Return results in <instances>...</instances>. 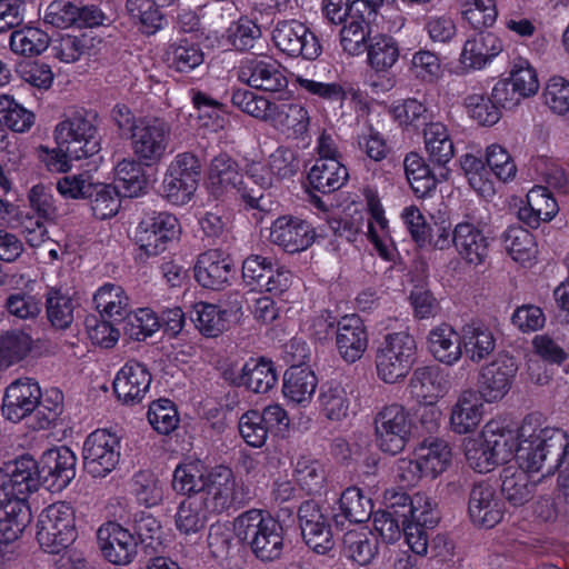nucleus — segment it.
Masks as SVG:
<instances>
[{
    "mask_svg": "<svg viewBox=\"0 0 569 569\" xmlns=\"http://www.w3.org/2000/svg\"><path fill=\"white\" fill-rule=\"evenodd\" d=\"M237 538L263 562L279 559L283 551L282 526L260 509H250L236 518Z\"/></svg>",
    "mask_w": 569,
    "mask_h": 569,
    "instance_id": "obj_1",
    "label": "nucleus"
},
{
    "mask_svg": "<svg viewBox=\"0 0 569 569\" xmlns=\"http://www.w3.org/2000/svg\"><path fill=\"white\" fill-rule=\"evenodd\" d=\"M98 113L83 108L71 110L54 129V139L61 150L80 160L100 151Z\"/></svg>",
    "mask_w": 569,
    "mask_h": 569,
    "instance_id": "obj_2",
    "label": "nucleus"
},
{
    "mask_svg": "<svg viewBox=\"0 0 569 569\" xmlns=\"http://www.w3.org/2000/svg\"><path fill=\"white\" fill-rule=\"evenodd\" d=\"M417 356L415 338L406 331L388 333L376 350L378 377L386 383H397L410 372Z\"/></svg>",
    "mask_w": 569,
    "mask_h": 569,
    "instance_id": "obj_3",
    "label": "nucleus"
},
{
    "mask_svg": "<svg viewBox=\"0 0 569 569\" xmlns=\"http://www.w3.org/2000/svg\"><path fill=\"white\" fill-rule=\"evenodd\" d=\"M37 541L44 552L58 555L77 538L74 509L67 502L44 508L38 517Z\"/></svg>",
    "mask_w": 569,
    "mask_h": 569,
    "instance_id": "obj_4",
    "label": "nucleus"
},
{
    "mask_svg": "<svg viewBox=\"0 0 569 569\" xmlns=\"http://www.w3.org/2000/svg\"><path fill=\"white\" fill-rule=\"evenodd\" d=\"M199 499L210 512L221 513L231 507L247 505L251 492L247 485L236 481L229 467L216 466L207 472L206 488Z\"/></svg>",
    "mask_w": 569,
    "mask_h": 569,
    "instance_id": "obj_5",
    "label": "nucleus"
},
{
    "mask_svg": "<svg viewBox=\"0 0 569 569\" xmlns=\"http://www.w3.org/2000/svg\"><path fill=\"white\" fill-rule=\"evenodd\" d=\"M201 178V161L190 151L178 153L169 163L163 182V194L173 204H184L193 196Z\"/></svg>",
    "mask_w": 569,
    "mask_h": 569,
    "instance_id": "obj_6",
    "label": "nucleus"
},
{
    "mask_svg": "<svg viewBox=\"0 0 569 569\" xmlns=\"http://www.w3.org/2000/svg\"><path fill=\"white\" fill-rule=\"evenodd\" d=\"M170 126L160 118H140L130 136L137 159L146 167L161 162L170 143Z\"/></svg>",
    "mask_w": 569,
    "mask_h": 569,
    "instance_id": "obj_7",
    "label": "nucleus"
},
{
    "mask_svg": "<svg viewBox=\"0 0 569 569\" xmlns=\"http://www.w3.org/2000/svg\"><path fill=\"white\" fill-rule=\"evenodd\" d=\"M412 427L405 407L398 403L383 407L375 417L377 446L386 453H400L411 437Z\"/></svg>",
    "mask_w": 569,
    "mask_h": 569,
    "instance_id": "obj_8",
    "label": "nucleus"
},
{
    "mask_svg": "<svg viewBox=\"0 0 569 569\" xmlns=\"http://www.w3.org/2000/svg\"><path fill=\"white\" fill-rule=\"evenodd\" d=\"M83 469L92 478H104L120 460V439L104 429L91 432L82 448Z\"/></svg>",
    "mask_w": 569,
    "mask_h": 569,
    "instance_id": "obj_9",
    "label": "nucleus"
},
{
    "mask_svg": "<svg viewBox=\"0 0 569 569\" xmlns=\"http://www.w3.org/2000/svg\"><path fill=\"white\" fill-rule=\"evenodd\" d=\"M180 232L178 219L166 211L147 213L139 222L134 240L147 257H156L167 250L168 244Z\"/></svg>",
    "mask_w": 569,
    "mask_h": 569,
    "instance_id": "obj_10",
    "label": "nucleus"
},
{
    "mask_svg": "<svg viewBox=\"0 0 569 569\" xmlns=\"http://www.w3.org/2000/svg\"><path fill=\"white\" fill-rule=\"evenodd\" d=\"M252 53L253 57L240 62L238 79L257 90L283 92L288 88V79L282 66L271 58L262 57V52Z\"/></svg>",
    "mask_w": 569,
    "mask_h": 569,
    "instance_id": "obj_11",
    "label": "nucleus"
},
{
    "mask_svg": "<svg viewBox=\"0 0 569 569\" xmlns=\"http://www.w3.org/2000/svg\"><path fill=\"white\" fill-rule=\"evenodd\" d=\"M322 320L327 323L325 339L335 337L336 347L340 356L349 363L359 360L368 346V335L359 317L345 316L337 323L335 318L328 313Z\"/></svg>",
    "mask_w": 569,
    "mask_h": 569,
    "instance_id": "obj_12",
    "label": "nucleus"
},
{
    "mask_svg": "<svg viewBox=\"0 0 569 569\" xmlns=\"http://www.w3.org/2000/svg\"><path fill=\"white\" fill-rule=\"evenodd\" d=\"M276 47L290 57L301 56L306 60H316L320 54L317 36L297 20L279 21L272 31Z\"/></svg>",
    "mask_w": 569,
    "mask_h": 569,
    "instance_id": "obj_13",
    "label": "nucleus"
},
{
    "mask_svg": "<svg viewBox=\"0 0 569 569\" xmlns=\"http://www.w3.org/2000/svg\"><path fill=\"white\" fill-rule=\"evenodd\" d=\"M76 472L77 456L66 446L49 449L40 458V478L49 491L59 492L67 488Z\"/></svg>",
    "mask_w": 569,
    "mask_h": 569,
    "instance_id": "obj_14",
    "label": "nucleus"
},
{
    "mask_svg": "<svg viewBox=\"0 0 569 569\" xmlns=\"http://www.w3.org/2000/svg\"><path fill=\"white\" fill-rule=\"evenodd\" d=\"M505 511V502L492 483L481 480L472 485L468 513L473 525L486 529L493 528L502 520Z\"/></svg>",
    "mask_w": 569,
    "mask_h": 569,
    "instance_id": "obj_15",
    "label": "nucleus"
},
{
    "mask_svg": "<svg viewBox=\"0 0 569 569\" xmlns=\"http://www.w3.org/2000/svg\"><path fill=\"white\" fill-rule=\"evenodd\" d=\"M126 527L114 521L103 523L97 531L103 558L116 566H128L138 555V542Z\"/></svg>",
    "mask_w": 569,
    "mask_h": 569,
    "instance_id": "obj_16",
    "label": "nucleus"
},
{
    "mask_svg": "<svg viewBox=\"0 0 569 569\" xmlns=\"http://www.w3.org/2000/svg\"><path fill=\"white\" fill-rule=\"evenodd\" d=\"M517 370L518 366L513 357L499 356L481 369L477 393L487 402L502 399L510 390Z\"/></svg>",
    "mask_w": 569,
    "mask_h": 569,
    "instance_id": "obj_17",
    "label": "nucleus"
},
{
    "mask_svg": "<svg viewBox=\"0 0 569 569\" xmlns=\"http://www.w3.org/2000/svg\"><path fill=\"white\" fill-rule=\"evenodd\" d=\"M41 388L32 378H19L7 388L2 401V415L12 422L31 416L39 405Z\"/></svg>",
    "mask_w": 569,
    "mask_h": 569,
    "instance_id": "obj_18",
    "label": "nucleus"
},
{
    "mask_svg": "<svg viewBox=\"0 0 569 569\" xmlns=\"http://www.w3.org/2000/svg\"><path fill=\"white\" fill-rule=\"evenodd\" d=\"M151 373L146 365L129 360L120 369L113 380V392L119 401L126 406L140 403L151 385Z\"/></svg>",
    "mask_w": 569,
    "mask_h": 569,
    "instance_id": "obj_19",
    "label": "nucleus"
},
{
    "mask_svg": "<svg viewBox=\"0 0 569 569\" xmlns=\"http://www.w3.org/2000/svg\"><path fill=\"white\" fill-rule=\"evenodd\" d=\"M237 272L233 260L220 250H208L198 257L194 278L208 289L221 290L230 283Z\"/></svg>",
    "mask_w": 569,
    "mask_h": 569,
    "instance_id": "obj_20",
    "label": "nucleus"
},
{
    "mask_svg": "<svg viewBox=\"0 0 569 569\" xmlns=\"http://www.w3.org/2000/svg\"><path fill=\"white\" fill-rule=\"evenodd\" d=\"M316 237V229L308 221L291 216L279 217L270 230L271 242L290 253L306 250Z\"/></svg>",
    "mask_w": 569,
    "mask_h": 569,
    "instance_id": "obj_21",
    "label": "nucleus"
},
{
    "mask_svg": "<svg viewBox=\"0 0 569 569\" xmlns=\"http://www.w3.org/2000/svg\"><path fill=\"white\" fill-rule=\"evenodd\" d=\"M6 475L7 487L12 497L23 498L37 491L42 486L40 478V461L37 462L31 456L21 457L6 462L2 468Z\"/></svg>",
    "mask_w": 569,
    "mask_h": 569,
    "instance_id": "obj_22",
    "label": "nucleus"
},
{
    "mask_svg": "<svg viewBox=\"0 0 569 569\" xmlns=\"http://www.w3.org/2000/svg\"><path fill=\"white\" fill-rule=\"evenodd\" d=\"M536 422L538 419L533 416H527L518 429V446L515 458L518 467L529 471L548 475V463L546 453L540 450L539 441H536Z\"/></svg>",
    "mask_w": 569,
    "mask_h": 569,
    "instance_id": "obj_23",
    "label": "nucleus"
},
{
    "mask_svg": "<svg viewBox=\"0 0 569 569\" xmlns=\"http://www.w3.org/2000/svg\"><path fill=\"white\" fill-rule=\"evenodd\" d=\"M242 174L238 162L227 152H220L211 159L208 173V190L214 199L236 191L240 194Z\"/></svg>",
    "mask_w": 569,
    "mask_h": 569,
    "instance_id": "obj_24",
    "label": "nucleus"
},
{
    "mask_svg": "<svg viewBox=\"0 0 569 569\" xmlns=\"http://www.w3.org/2000/svg\"><path fill=\"white\" fill-rule=\"evenodd\" d=\"M273 184V177L267 166L252 162L246 167V180L242 179L240 197L251 209L267 211L268 201L264 191Z\"/></svg>",
    "mask_w": 569,
    "mask_h": 569,
    "instance_id": "obj_25",
    "label": "nucleus"
},
{
    "mask_svg": "<svg viewBox=\"0 0 569 569\" xmlns=\"http://www.w3.org/2000/svg\"><path fill=\"white\" fill-rule=\"evenodd\" d=\"M30 521L31 510L23 498L11 497L0 503V543L18 540Z\"/></svg>",
    "mask_w": 569,
    "mask_h": 569,
    "instance_id": "obj_26",
    "label": "nucleus"
},
{
    "mask_svg": "<svg viewBox=\"0 0 569 569\" xmlns=\"http://www.w3.org/2000/svg\"><path fill=\"white\" fill-rule=\"evenodd\" d=\"M278 381V375L271 360L260 357L250 358L242 367L241 372L231 379V385L246 387L256 393H267Z\"/></svg>",
    "mask_w": 569,
    "mask_h": 569,
    "instance_id": "obj_27",
    "label": "nucleus"
},
{
    "mask_svg": "<svg viewBox=\"0 0 569 569\" xmlns=\"http://www.w3.org/2000/svg\"><path fill=\"white\" fill-rule=\"evenodd\" d=\"M452 243L469 263L480 264L489 253L488 238L469 222L458 223L452 232Z\"/></svg>",
    "mask_w": 569,
    "mask_h": 569,
    "instance_id": "obj_28",
    "label": "nucleus"
},
{
    "mask_svg": "<svg viewBox=\"0 0 569 569\" xmlns=\"http://www.w3.org/2000/svg\"><path fill=\"white\" fill-rule=\"evenodd\" d=\"M529 471L515 466H508L500 473L501 493L512 507H521L529 502L537 485L530 479Z\"/></svg>",
    "mask_w": 569,
    "mask_h": 569,
    "instance_id": "obj_29",
    "label": "nucleus"
},
{
    "mask_svg": "<svg viewBox=\"0 0 569 569\" xmlns=\"http://www.w3.org/2000/svg\"><path fill=\"white\" fill-rule=\"evenodd\" d=\"M501 51L502 42L495 33L478 32L466 41L461 61L473 69H481Z\"/></svg>",
    "mask_w": 569,
    "mask_h": 569,
    "instance_id": "obj_30",
    "label": "nucleus"
},
{
    "mask_svg": "<svg viewBox=\"0 0 569 569\" xmlns=\"http://www.w3.org/2000/svg\"><path fill=\"white\" fill-rule=\"evenodd\" d=\"M536 441L546 453L548 475H553L563 461L569 459V440L567 433L559 428H539L536 422Z\"/></svg>",
    "mask_w": 569,
    "mask_h": 569,
    "instance_id": "obj_31",
    "label": "nucleus"
},
{
    "mask_svg": "<svg viewBox=\"0 0 569 569\" xmlns=\"http://www.w3.org/2000/svg\"><path fill=\"white\" fill-rule=\"evenodd\" d=\"M93 303L101 318L117 321L121 326L130 311L129 298L122 287L106 283L93 296Z\"/></svg>",
    "mask_w": 569,
    "mask_h": 569,
    "instance_id": "obj_32",
    "label": "nucleus"
},
{
    "mask_svg": "<svg viewBox=\"0 0 569 569\" xmlns=\"http://www.w3.org/2000/svg\"><path fill=\"white\" fill-rule=\"evenodd\" d=\"M429 350L440 362L452 366L462 355V339L450 326L441 325L428 336Z\"/></svg>",
    "mask_w": 569,
    "mask_h": 569,
    "instance_id": "obj_33",
    "label": "nucleus"
},
{
    "mask_svg": "<svg viewBox=\"0 0 569 569\" xmlns=\"http://www.w3.org/2000/svg\"><path fill=\"white\" fill-rule=\"evenodd\" d=\"M318 386L316 373L309 368H289L283 375V396L291 402L305 406Z\"/></svg>",
    "mask_w": 569,
    "mask_h": 569,
    "instance_id": "obj_34",
    "label": "nucleus"
},
{
    "mask_svg": "<svg viewBox=\"0 0 569 569\" xmlns=\"http://www.w3.org/2000/svg\"><path fill=\"white\" fill-rule=\"evenodd\" d=\"M481 398L476 391H463L451 411L452 430L457 433L472 431L481 420Z\"/></svg>",
    "mask_w": 569,
    "mask_h": 569,
    "instance_id": "obj_35",
    "label": "nucleus"
},
{
    "mask_svg": "<svg viewBox=\"0 0 569 569\" xmlns=\"http://www.w3.org/2000/svg\"><path fill=\"white\" fill-rule=\"evenodd\" d=\"M413 456L425 467V472H429V478L433 479L443 472L451 462V449L447 441L439 438H426L415 449Z\"/></svg>",
    "mask_w": 569,
    "mask_h": 569,
    "instance_id": "obj_36",
    "label": "nucleus"
},
{
    "mask_svg": "<svg viewBox=\"0 0 569 569\" xmlns=\"http://www.w3.org/2000/svg\"><path fill=\"white\" fill-rule=\"evenodd\" d=\"M417 152H409L403 160V169L412 191L418 197L430 194L437 187L435 168Z\"/></svg>",
    "mask_w": 569,
    "mask_h": 569,
    "instance_id": "obj_37",
    "label": "nucleus"
},
{
    "mask_svg": "<svg viewBox=\"0 0 569 569\" xmlns=\"http://www.w3.org/2000/svg\"><path fill=\"white\" fill-rule=\"evenodd\" d=\"M461 339L466 356L473 362L482 361L496 348L492 331L481 322L463 326Z\"/></svg>",
    "mask_w": 569,
    "mask_h": 569,
    "instance_id": "obj_38",
    "label": "nucleus"
},
{
    "mask_svg": "<svg viewBox=\"0 0 569 569\" xmlns=\"http://www.w3.org/2000/svg\"><path fill=\"white\" fill-rule=\"evenodd\" d=\"M268 120L279 130L291 131L296 137L303 136L310 123L308 110L297 103H272Z\"/></svg>",
    "mask_w": 569,
    "mask_h": 569,
    "instance_id": "obj_39",
    "label": "nucleus"
},
{
    "mask_svg": "<svg viewBox=\"0 0 569 569\" xmlns=\"http://www.w3.org/2000/svg\"><path fill=\"white\" fill-rule=\"evenodd\" d=\"M368 64L377 72L391 69L399 59L400 50L397 40L386 33L376 32L369 38L366 50Z\"/></svg>",
    "mask_w": 569,
    "mask_h": 569,
    "instance_id": "obj_40",
    "label": "nucleus"
},
{
    "mask_svg": "<svg viewBox=\"0 0 569 569\" xmlns=\"http://www.w3.org/2000/svg\"><path fill=\"white\" fill-rule=\"evenodd\" d=\"M335 493L332 500L338 503L337 511L350 522H365L375 513L371 498L363 495L357 487L347 488L337 499Z\"/></svg>",
    "mask_w": 569,
    "mask_h": 569,
    "instance_id": "obj_41",
    "label": "nucleus"
},
{
    "mask_svg": "<svg viewBox=\"0 0 569 569\" xmlns=\"http://www.w3.org/2000/svg\"><path fill=\"white\" fill-rule=\"evenodd\" d=\"M448 385L447 377L439 366L417 368L409 382L412 392L423 399L442 396L447 391Z\"/></svg>",
    "mask_w": 569,
    "mask_h": 569,
    "instance_id": "obj_42",
    "label": "nucleus"
},
{
    "mask_svg": "<svg viewBox=\"0 0 569 569\" xmlns=\"http://www.w3.org/2000/svg\"><path fill=\"white\" fill-rule=\"evenodd\" d=\"M46 315L50 325L58 330H67L74 320V301L61 288L50 287L46 295Z\"/></svg>",
    "mask_w": 569,
    "mask_h": 569,
    "instance_id": "obj_43",
    "label": "nucleus"
},
{
    "mask_svg": "<svg viewBox=\"0 0 569 569\" xmlns=\"http://www.w3.org/2000/svg\"><path fill=\"white\" fill-rule=\"evenodd\" d=\"M423 137L429 161L441 170L445 169L455 154L447 128L440 122L429 123L423 129Z\"/></svg>",
    "mask_w": 569,
    "mask_h": 569,
    "instance_id": "obj_44",
    "label": "nucleus"
},
{
    "mask_svg": "<svg viewBox=\"0 0 569 569\" xmlns=\"http://www.w3.org/2000/svg\"><path fill=\"white\" fill-rule=\"evenodd\" d=\"M142 166L144 164L134 159H123L116 166L114 187L122 197H138L146 189L148 180Z\"/></svg>",
    "mask_w": 569,
    "mask_h": 569,
    "instance_id": "obj_45",
    "label": "nucleus"
},
{
    "mask_svg": "<svg viewBox=\"0 0 569 569\" xmlns=\"http://www.w3.org/2000/svg\"><path fill=\"white\" fill-rule=\"evenodd\" d=\"M372 30L370 23L366 21L363 12L358 16L351 14V20L340 30V43L349 56H361L368 49L369 38Z\"/></svg>",
    "mask_w": 569,
    "mask_h": 569,
    "instance_id": "obj_46",
    "label": "nucleus"
},
{
    "mask_svg": "<svg viewBox=\"0 0 569 569\" xmlns=\"http://www.w3.org/2000/svg\"><path fill=\"white\" fill-rule=\"evenodd\" d=\"M171 68L179 72H189L199 67L204 54L191 38H180L169 43L166 51Z\"/></svg>",
    "mask_w": 569,
    "mask_h": 569,
    "instance_id": "obj_47",
    "label": "nucleus"
},
{
    "mask_svg": "<svg viewBox=\"0 0 569 569\" xmlns=\"http://www.w3.org/2000/svg\"><path fill=\"white\" fill-rule=\"evenodd\" d=\"M343 549L352 561L360 566H367L377 556L379 543L372 532L348 530L343 535Z\"/></svg>",
    "mask_w": 569,
    "mask_h": 569,
    "instance_id": "obj_48",
    "label": "nucleus"
},
{
    "mask_svg": "<svg viewBox=\"0 0 569 569\" xmlns=\"http://www.w3.org/2000/svg\"><path fill=\"white\" fill-rule=\"evenodd\" d=\"M501 243L509 256L518 262L529 261L536 253L532 234L521 226H510L500 236Z\"/></svg>",
    "mask_w": 569,
    "mask_h": 569,
    "instance_id": "obj_49",
    "label": "nucleus"
},
{
    "mask_svg": "<svg viewBox=\"0 0 569 569\" xmlns=\"http://www.w3.org/2000/svg\"><path fill=\"white\" fill-rule=\"evenodd\" d=\"M208 512L199 497H188L178 507L176 527L184 535L197 533L204 529Z\"/></svg>",
    "mask_w": 569,
    "mask_h": 569,
    "instance_id": "obj_50",
    "label": "nucleus"
},
{
    "mask_svg": "<svg viewBox=\"0 0 569 569\" xmlns=\"http://www.w3.org/2000/svg\"><path fill=\"white\" fill-rule=\"evenodd\" d=\"M207 472L199 461L179 465L173 472L172 488L176 492L189 497L202 493L206 488Z\"/></svg>",
    "mask_w": 569,
    "mask_h": 569,
    "instance_id": "obj_51",
    "label": "nucleus"
},
{
    "mask_svg": "<svg viewBox=\"0 0 569 569\" xmlns=\"http://www.w3.org/2000/svg\"><path fill=\"white\" fill-rule=\"evenodd\" d=\"M337 150L331 147V138L322 131V180H326L327 192L339 190L349 179L347 168L338 160ZM326 191L322 190V193Z\"/></svg>",
    "mask_w": 569,
    "mask_h": 569,
    "instance_id": "obj_52",
    "label": "nucleus"
},
{
    "mask_svg": "<svg viewBox=\"0 0 569 569\" xmlns=\"http://www.w3.org/2000/svg\"><path fill=\"white\" fill-rule=\"evenodd\" d=\"M194 313L196 318L192 320L206 337H218L228 327L230 312L216 305L199 302L194 306Z\"/></svg>",
    "mask_w": 569,
    "mask_h": 569,
    "instance_id": "obj_53",
    "label": "nucleus"
},
{
    "mask_svg": "<svg viewBox=\"0 0 569 569\" xmlns=\"http://www.w3.org/2000/svg\"><path fill=\"white\" fill-rule=\"evenodd\" d=\"M126 336L136 341H143L161 328L160 319L149 308H141L136 312L129 311L121 323Z\"/></svg>",
    "mask_w": 569,
    "mask_h": 569,
    "instance_id": "obj_54",
    "label": "nucleus"
},
{
    "mask_svg": "<svg viewBox=\"0 0 569 569\" xmlns=\"http://www.w3.org/2000/svg\"><path fill=\"white\" fill-rule=\"evenodd\" d=\"M301 535L307 547L319 553L320 547V502L310 499L302 502L298 509Z\"/></svg>",
    "mask_w": 569,
    "mask_h": 569,
    "instance_id": "obj_55",
    "label": "nucleus"
},
{
    "mask_svg": "<svg viewBox=\"0 0 569 569\" xmlns=\"http://www.w3.org/2000/svg\"><path fill=\"white\" fill-rule=\"evenodd\" d=\"M32 340L23 331H7L0 333V369L21 361L31 350Z\"/></svg>",
    "mask_w": 569,
    "mask_h": 569,
    "instance_id": "obj_56",
    "label": "nucleus"
},
{
    "mask_svg": "<svg viewBox=\"0 0 569 569\" xmlns=\"http://www.w3.org/2000/svg\"><path fill=\"white\" fill-rule=\"evenodd\" d=\"M227 40L238 51H253L261 48V29L249 19H240L227 30Z\"/></svg>",
    "mask_w": 569,
    "mask_h": 569,
    "instance_id": "obj_57",
    "label": "nucleus"
},
{
    "mask_svg": "<svg viewBox=\"0 0 569 569\" xmlns=\"http://www.w3.org/2000/svg\"><path fill=\"white\" fill-rule=\"evenodd\" d=\"M126 528L131 531L130 533L138 546L141 545L144 549H153V542L160 540L161 525L149 512L134 513L133 518L126 522Z\"/></svg>",
    "mask_w": 569,
    "mask_h": 569,
    "instance_id": "obj_58",
    "label": "nucleus"
},
{
    "mask_svg": "<svg viewBox=\"0 0 569 569\" xmlns=\"http://www.w3.org/2000/svg\"><path fill=\"white\" fill-rule=\"evenodd\" d=\"M49 46V37L37 28L16 30L10 37V48L21 56H34L43 52Z\"/></svg>",
    "mask_w": 569,
    "mask_h": 569,
    "instance_id": "obj_59",
    "label": "nucleus"
},
{
    "mask_svg": "<svg viewBox=\"0 0 569 569\" xmlns=\"http://www.w3.org/2000/svg\"><path fill=\"white\" fill-rule=\"evenodd\" d=\"M91 210L100 220L113 217L121 206L120 191L111 184L96 183L94 191L90 192Z\"/></svg>",
    "mask_w": 569,
    "mask_h": 569,
    "instance_id": "obj_60",
    "label": "nucleus"
},
{
    "mask_svg": "<svg viewBox=\"0 0 569 569\" xmlns=\"http://www.w3.org/2000/svg\"><path fill=\"white\" fill-rule=\"evenodd\" d=\"M349 400L341 382L327 381L322 386V412L332 421H340L347 417Z\"/></svg>",
    "mask_w": 569,
    "mask_h": 569,
    "instance_id": "obj_61",
    "label": "nucleus"
},
{
    "mask_svg": "<svg viewBox=\"0 0 569 569\" xmlns=\"http://www.w3.org/2000/svg\"><path fill=\"white\" fill-rule=\"evenodd\" d=\"M0 120L16 132H26L34 123V114L10 96L0 97Z\"/></svg>",
    "mask_w": 569,
    "mask_h": 569,
    "instance_id": "obj_62",
    "label": "nucleus"
},
{
    "mask_svg": "<svg viewBox=\"0 0 569 569\" xmlns=\"http://www.w3.org/2000/svg\"><path fill=\"white\" fill-rule=\"evenodd\" d=\"M148 421L160 435H169L179 425V416L174 403L169 399L152 401L148 410Z\"/></svg>",
    "mask_w": 569,
    "mask_h": 569,
    "instance_id": "obj_63",
    "label": "nucleus"
},
{
    "mask_svg": "<svg viewBox=\"0 0 569 569\" xmlns=\"http://www.w3.org/2000/svg\"><path fill=\"white\" fill-rule=\"evenodd\" d=\"M465 107L467 108L468 114L480 126L491 127L501 118V110L493 101L492 96L486 97L478 93L469 94L465 98Z\"/></svg>",
    "mask_w": 569,
    "mask_h": 569,
    "instance_id": "obj_64",
    "label": "nucleus"
}]
</instances>
